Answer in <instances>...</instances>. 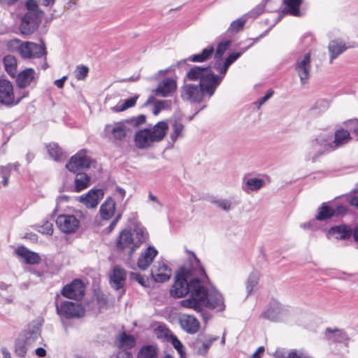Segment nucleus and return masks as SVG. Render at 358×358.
<instances>
[{
  "mask_svg": "<svg viewBox=\"0 0 358 358\" xmlns=\"http://www.w3.org/2000/svg\"><path fill=\"white\" fill-rule=\"evenodd\" d=\"M302 1L303 0H283V3L287 7L283 13H289L294 16H300L299 8Z\"/></svg>",
  "mask_w": 358,
  "mask_h": 358,
  "instance_id": "obj_36",
  "label": "nucleus"
},
{
  "mask_svg": "<svg viewBox=\"0 0 358 358\" xmlns=\"http://www.w3.org/2000/svg\"><path fill=\"white\" fill-rule=\"evenodd\" d=\"M271 1V0H263L261 3L257 5L255 8L248 13L245 16L252 18L257 17L260 14H262L264 11L265 5Z\"/></svg>",
  "mask_w": 358,
  "mask_h": 358,
  "instance_id": "obj_48",
  "label": "nucleus"
},
{
  "mask_svg": "<svg viewBox=\"0 0 358 358\" xmlns=\"http://www.w3.org/2000/svg\"><path fill=\"white\" fill-rule=\"evenodd\" d=\"M215 61L214 62L213 67L221 74V75H220V76L224 77L227 72L222 71V59H215Z\"/></svg>",
  "mask_w": 358,
  "mask_h": 358,
  "instance_id": "obj_61",
  "label": "nucleus"
},
{
  "mask_svg": "<svg viewBox=\"0 0 358 358\" xmlns=\"http://www.w3.org/2000/svg\"><path fill=\"white\" fill-rule=\"evenodd\" d=\"M89 68L86 66H79L76 71V78L78 80H84L88 74Z\"/></svg>",
  "mask_w": 358,
  "mask_h": 358,
  "instance_id": "obj_52",
  "label": "nucleus"
},
{
  "mask_svg": "<svg viewBox=\"0 0 358 358\" xmlns=\"http://www.w3.org/2000/svg\"><path fill=\"white\" fill-rule=\"evenodd\" d=\"M115 210V202L111 198H108L101 206L99 213L103 220H110L114 215Z\"/></svg>",
  "mask_w": 358,
  "mask_h": 358,
  "instance_id": "obj_30",
  "label": "nucleus"
},
{
  "mask_svg": "<svg viewBox=\"0 0 358 358\" xmlns=\"http://www.w3.org/2000/svg\"><path fill=\"white\" fill-rule=\"evenodd\" d=\"M132 234L133 236H136V238L138 239L134 243V246L137 248L141 243L145 241V240L148 238V233L143 227H136V229H134Z\"/></svg>",
  "mask_w": 358,
  "mask_h": 358,
  "instance_id": "obj_46",
  "label": "nucleus"
},
{
  "mask_svg": "<svg viewBox=\"0 0 358 358\" xmlns=\"http://www.w3.org/2000/svg\"><path fill=\"white\" fill-rule=\"evenodd\" d=\"M273 91L271 90L267 92L262 98L255 103L257 105V107L260 108L263 104H264L273 95Z\"/></svg>",
  "mask_w": 358,
  "mask_h": 358,
  "instance_id": "obj_57",
  "label": "nucleus"
},
{
  "mask_svg": "<svg viewBox=\"0 0 358 358\" xmlns=\"http://www.w3.org/2000/svg\"><path fill=\"white\" fill-rule=\"evenodd\" d=\"M310 53H306L297 59L294 65V70L299 76L302 85L307 83L310 78Z\"/></svg>",
  "mask_w": 358,
  "mask_h": 358,
  "instance_id": "obj_16",
  "label": "nucleus"
},
{
  "mask_svg": "<svg viewBox=\"0 0 358 358\" xmlns=\"http://www.w3.org/2000/svg\"><path fill=\"white\" fill-rule=\"evenodd\" d=\"M177 89V83L173 78H166L160 82L156 89V94L164 97L170 96Z\"/></svg>",
  "mask_w": 358,
  "mask_h": 358,
  "instance_id": "obj_23",
  "label": "nucleus"
},
{
  "mask_svg": "<svg viewBox=\"0 0 358 358\" xmlns=\"http://www.w3.org/2000/svg\"><path fill=\"white\" fill-rule=\"evenodd\" d=\"M19 166L18 163H15L13 164H8L6 166L1 167L0 173L3 178L2 184L3 186H6L8 183V179L10 177V171L12 169L16 170Z\"/></svg>",
  "mask_w": 358,
  "mask_h": 358,
  "instance_id": "obj_43",
  "label": "nucleus"
},
{
  "mask_svg": "<svg viewBox=\"0 0 358 358\" xmlns=\"http://www.w3.org/2000/svg\"><path fill=\"white\" fill-rule=\"evenodd\" d=\"M43 230L42 233L51 235L53 232L52 224L49 222H46L44 225L42 227Z\"/></svg>",
  "mask_w": 358,
  "mask_h": 358,
  "instance_id": "obj_64",
  "label": "nucleus"
},
{
  "mask_svg": "<svg viewBox=\"0 0 358 358\" xmlns=\"http://www.w3.org/2000/svg\"><path fill=\"white\" fill-rule=\"evenodd\" d=\"M151 275L155 282H164L169 280L171 270L164 262L158 261L151 269Z\"/></svg>",
  "mask_w": 358,
  "mask_h": 358,
  "instance_id": "obj_19",
  "label": "nucleus"
},
{
  "mask_svg": "<svg viewBox=\"0 0 358 358\" xmlns=\"http://www.w3.org/2000/svg\"><path fill=\"white\" fill-rule=\"evenodd\" d=\"M3 63L6 71L10 76L15 78L17 76V59L10 55H6L3 59Z\"/></svg>",
  "mask_w": 358,
  "mask_h": 358,
  "instance_id": "obj_32",
  "label": "nucleus"
},
{
  "mask_svg": "<svg viewBox=\"0 0 358 358\" xmlns=\"http://www.w3.org/2000/svg\"><path fill=\"white\" fill-rule=\"evenodd\" d=\"M155 335L157 338L162 339L164 341H168L173 335L170 329L164 324L158 325L154 330Z\"/></svg>",
  "mask_w": 358,
  "mask_h": 358,
  "instance_id": "obj_41",
  "label": "nucleus"
},
{
  "mask_svg": "<svg viewBox=\"0 0 358 358\" xmlns=\"http://www.w3.org/2000/svg\"><path fill=\"white\" fill-rule=\"evenodd\" d=\"M15 352L19 357H23L27 352V349L23 342L17 341L15 344Z\"/></svg>",
  "mask_w": 358,
  "mask_h": 358,
  "instance_id": "obj_55",
  "label": "nucleus"
},
{
  "mask_svg": "<svg viewBox=\"0 0 358 358\" xmlns=\"http://www.w3.org/2000/svg\"><path fill=\"white\" fill-rule=\"evenodd\" d=\"M85 290L83 282L79 279H76L62 288L61 294L66 298L79 301L84 296Z\"/></svg>",
  "mask_w": 358,
  "mask_h": 358,
  "instance_id": "obj_15",
  "label": "nucleus"
},
{
  "mask_svg": "<svg viewBox=\"0 0 358 358\" xmlns=\"http://www.w3.org/2000/svg\"><path fill=\"white\" fill-rule=\"evenodd\" d=\"M213 203L218 206L219 208H222V210L225 211H229L231 209V202L229 200L227 199H218L216 201H214Z\"/></svg>",
  "mask_w": 358,
  "mask_h": 358,
  "instance_id": "obj_53",
  "label": "nucleus"
},
{
  "mask_svg": "<svg viewBox=\"0 0 358 358\" xmlns=\"http://www.w3.org/2000/svg\"><path fill=\"white\" fill-rule=\"evenodd\" d=\"M180 96L184 101L199 103L205 96H208V92L201 84L185 83L181 88Z\"/></svg>",
  "mask_w": 358,
  "mask_h": 358,
  "instance_id": "obj_7",
  "label": "nucleus"
},
{
  "mask_svg": "<svg viewBox=\"0 0 358 358\" xmlns=\"http://www.w3.org/2000/svg\"><path fill=\"white\" fill-rule=\"evenodd\" d=\"M15 253L22 257L27 264H38L41 261V257L38 253L31 251L24 246L18 247L15 250Z\"/></svg>",
  "mask_w": 358,
  "mask_h": 358,
  "instance_id": "obj_24",
  "label": "nucleus"
},
{
  "mask_svg": "<svg viewBox=\"0 0 358 358\" xmlns=\"http://www.w3.org/2000/svg\"><path fill=\"white\" fill-rule=\"evenodd\" d=\"M41 17L39 16L24 14L21 19L20 25L21 34L23 35H30L33 34L38 27Z\"/></svg>",
  "mask_w": 358,
  "mask_h": 358,
  "instance_id": "obj_18",
  "label": "nucleus"
},
{
  "mask_svg": "<svg viewBox=\"0 0 358 358\" xmlns=\"http://www.w3.org/2000/svg\"><path fill=\"white\" fill-rule=\"evenodd\" d=\"M91 162V159L86 155V150H82L71 157L66 168L71 172L76 173L89 169Z\"/></svg>",
  "mask_w": 358,
  "mask_h": 358,
  "instance_id": "obj_9",
  "label": "nucleus"
},
{
  "mask_svg": "<svg viewBox=\"0 0 358 358\" xmlns=\"http://www.w3.org/2000/svg\"><path fill=\"white\" fill-rule=\"evenodd\" d=\"M103 196V191L101 189H90L86 194L79 197L80 203H83L87 208H94L96 207L99 201Z\"/></svg>",
  "mask_w": 358,
  "mask_h": 358,
  "instance_id": "obj_21",
  "label": "nucleus"
},
{
  "mask_svg": "<svg viewBox=\"0 0 358 358\" xmlns=\"http://www.w3.org/2000/svg\"><path fill=\"white\" fill-rule=\"evenodd\" d=\"M352 234V229L350 227L344 224L332 227L328 232L329 236L341 240L350 238Z\"/></svg>",
  "mask_w": 358,
  "mask_h": 358,
  "instance_id": "obj_27",
  "label": "nucleus"
},
{
  "mask_svg": "<svg viewBox=\"0 0 358 358\" xmlns=\"http://www.w3.org/2000/svg\"><path fill=\"white\" fill-rule=\"evenodd\" d=\"M178 322L182 330L190 334L197 333L200 329V323L193 315L180 314Z\"/></svg>",
  "mask_w": 358,
  "mask_h": 358,
  "instance_id": "obj_20",
  "label": "nucleus"
},
{
  "mask_svg": "<svg viewBox=\"0 0 358 358\" xmlns=\"http://www.w3.org/2000/svg\"><path fill=\"white\" fill-rule=\"evenodd\" d=\"M217 338V337H211L209 339L204 341L201 344V345L198 348V352L200 355H206L213 342L215 341Z\"/></svg>",
  "mask_w": 358,
  "mask_h": 358,
  "instance_id": "obj_51",
  "label": "nucleus"
},
{
  "mask_svg": "<svg viewBox=\"0 0 358 358\" xmlns=\"http://www.w3.org/2000/svg\"><path fill=\"white\" fill-rule=\"evenodd\" d=\"M184 136V126L178 122L175 121L173 124V132L170 137L173 142H175L178 138H182Z\"/></svg>",
  "mask_w": 358,
  "mask_h": 358,
  "instance_id": "obj_44",
  "label": "nucleus"
},
{
  "mask_svg": "<svg viewBox=\"0 0 358 358\" xmlns=\"http://www.w3.org/2000/svg\"><path fill=\"white\" fill-rule=\"evenodd\" d=\"M259 275L256 273H251L246 282V289L248 294L251 293L253 289L257 285Z\"/></svg>",
  "mask_w": 358,
  "mask_h": 358,
  "instance_id": "obj_49",
  "label": "nucleus"
},
{
  "mask_svg": "<svg viewBox=\"0 0 358 358\" xmlns=\"http://www.w3.org/2000/svg\"><path fill=\"white\" fill-rule=\"evenodd\" d=\"M190 256L175 276V282L170 290L174 298H180L187 294H190L188 299H196L202 288L203 278L206 277L204 268L195 254L189 252Z\"/></svg>",
  "mask_w": 358,
  "mask_h": 358,
  "instance_id": "obj_1",
  "label": "nucleus"
},
{
  "mask_svg": "<svg viewBox=\"0 0 358 358\" xmlns=\"http://www.w3.org/2000/svg\"><path fill=\"white\" fill-rule=\"evenodd\" d=\"M129 129V120L108 124L104 127V135L111 141H121Z\"/></svg>",
  "mask_w": 358,
  "mask_h": 358,
  "instance_id": "obj_8",
  "label": "nucleus"
},
{
  "mask_svg": "<svg viewBox=\"0 0 358 358\" xmlns=\"http://www.w3.org/2000/svg\"><path fill=\"white\" fill-rule=\"evenodd\" d=\"M158 348L155 345H145L141 348L137 358H157Z\"/></svg>",
  "mask_w": 358,
  "mask_h": 358,
  "instance_id": "obj_35",
  "label": "nucleus"
},
{
  "mask_svg": "<svg viewBox=\"0 0 358 358\" xmlns=\"http://www.w3.org/2000/svg\"><path fill=\"white\" fill-rule=\"evenodd\" d=\"M146 120V117L144 115H138V117L134 118V119H131L130 121L129 120V124H134L135 126L138 127L141 124H142L143 123H144Z\"/></svg>",
  "mask_w": 358,
  "mask_h": 358,
  "instance_id": "obj_60",
  "label": "nucleus"
},
{
  "mask_svg": "<svg viewBox=\"0 0 358 358\" xmlns=\"http://www.w3.org/2000/svg\"><path fill=\"white\" fill-rule=\"evenodd\" d=\"M223 76H217L213 73L210 66L201 67L194 66L187 73L185 80H199L197 84H201L205 87L208 92V96L210 98L215 94L217 87L222 83Z\"/></svg>",
  "mask_w": 358,
  "mask_h": 358,
  "instance_id": "obj_3",
  "label": "nucleus"
},
{
  "mask_svg": "<svg viewBox=\"0 0 358 358\" xmlns=\"http://www.w3.org/2000/svg\"><path fill=\"white\" fill-rule=\"evenodd\" d=\"M157 254L158 251L153 246L148 247L145 251L141 252V255L138 258V267L141 270H146L152 263Z\"/></svg>",
  "mask_w": 358,
  "mask_h": 358,
  "instance_id": "obj_22",
  "label": "nucleus"
},
{
  "mask_svg": "<svg viewBox=\"0 0 358 358\" xmlns=\"http://www.w3.org/2000/svg\"><path fill=\"white\" fill-rule=\"evenodd\" d=\"M57 227L64 234L76 232L80 226V220L73 215L60 214L56 219Z\"/></svg>",
  "mask_w": 358,
  "mask_h": 358,
  "instance_id": "obj_12",
  "label": "nucleus"
},
{
  "mask_svg": "<svg viewBox=\"0 0 358 358\" xmlns=\"http://www.w3.org/2000/svg\"><path fill=\"white\" fill-rule=\"evenodd\" d=\"M248 20V17L245 15L242 16L241 17L234 20L231 24L230 27L227 29V33H237L239 31L242 30L243 29V27L245 24L246 23Z\"/></svg>",
  "mask_w": 358,
  "mask_h": 358,
  "instance_id": "obj_42",
  "label": "nucleus"
},
{
  "mask_svg": "<svg viewBox=\"0 0 358 358\" xmlns=\"http://www.w3.org/2000/svg\"><path fill=\"white\" fill-rule=\"evenodd\" d=\"M214 52V48L209 46L202 50L201 52L192 55L185 61H190L192 62H203L210 59Z\"/></svg>",
  "mask_w": 358,
  "mask_h": 358,
  "instance_id": "obj_34",
  "label": "nucleus"
},
{
  "mask_svg": "<svg viewBox=\"0 0 358 358\" xmlns=\"http://www.w3.org/2000/svg\"><path fill=\"white\" fill-rule=\"evenodd\" d=\"M288 315V310L279 302L273 301L269 303L268 308L262 313L264 319L273 322L283 320Z\"/></svg>",
  "mask_w": 358,
  "mask_h": 358,
  "instance_id": "obj_13",
  "label": "nucleus"
},
{
  "mask_svg": "<svg viewBox=\"0 0 358 358\" xmlns=\"http://www.w3.org/2000/svg\"><path fill=\"white\" fill-rule=\"evenodd\" d=\"M231 43V40H227L220 42L217 47L215 52V59H222L224 52L229 49V45Z\"/></svg>",
  "mask_w": 358,
  "mask_h": 358,
  "instance_id": "obj_47",
  "label": "nucleus"
},
{
  "mask_svg": "<svg viewBox=\"0 0 358 358\" xmlns=\"http://www.w3.org/2000/svg\"><path fill=\"white\" fill-rule=\"evenodd\" d=\"M115 343L118 348L127 351L135 345L136 340L133 336L122 332L116 337Z\"/></svg>",
  "mask_w": 358,
  "mask_h": 358,
  "instance_id": "obj_26",
  "label": "nucleus"
},
{
  "mask_svg": "<svg viewBox=\"0 0 358 358\" xmlns=\"http://www.w3.org/2000/svg\"><path fill=\"white\" fill-rule=\"evenodd\" d=\"M328 49L330 53L329 62L332 64L334 59L347 50V47L343 41L334 40L330 41Z\"/></svg>",
  "mask_w": 358,
  "mask_h": 358,
  "instance_id": "obj_29",
  "label": "nucleus"
},
{
  "mask_svg": "<svg viewBox=\"0 0 358 358\" xmlns=\"http://www.w3.org/2000/svg\"><path fill=\"white\" fill-rule=\"evenodd\" d=\"M34 69L28 68L18 74L17 73V85L20 88H24L29 86L36 79Z\"/></svg>",
  "mask_w": 358,
  "mask_h": 358,
  "instance_id": "obj_25",
  "label": "nucleus"
},
{
  "mask_svg": "<svg viewBox=\"0 0 358 358\" xmlns=\"http://www.w3.org/2000/svg\"><path fill=\"white\" fill-rule=\"evenodd\" d=\"M287 358H309L306 355L297 350L292 351Z\"/></svg>",
  "mask_w": 358,
  "mask_h": 358,
  "instance_id": "obj_63",
  "label": "nucleus"
},
{
  "mask_svg": "<svg viewBox=\"0 0 358 358\" xmlns=\"http://www.w3.org/2000/svg\"><path fill=\"white\" fill-rule=\"evenodd\" d=\"M264 185L265 181L263 179L252 178L246 180L243 188L247 192L249 191L255 192L260 189Z\"/></svg>",
  "mask_w": 358,
  "mask_h": 358,
  "instance_id": "obj_39",
  "label": "nucleus"
},
{
  "mask_svg": "<svg viewBox=\"0 0 358 358\" xmlns=\"http://www.w3.org/2000/svg\"><path fill=\"white\" fill-rule=\"evenodd\" d=\"M166 101H157L155 102L153 108V114L155 115H157L159 112L165 108Z\"/></svg>",
  "mask_w": 358,
  "mask_h": 358,
  "instance_id": "obj_58",
  "label": "nucleus"
},
{
  "mask_svg": "<svg viewBox=\"0 0 358 358\" xmlns=\"http://www.w3.org/2000/svg\"><path fill=\"white\" fill-rule=\"evenodd\" d=\"M25 7L27 10L25 14L42 17L44 13L43 11L39 8L36 0H27L25 3Z\"/></svg>",
  "mask_w": 358,
  "mask_h": 358,
  "instance_id": "obj_40",
  "label": "nucleus"
},
{
  "mask_svg": "<svg viewBox=\"0 0 358 358\" xmlns=\"http://www.w3.org/2000/svg\"><path fill=\"white\" fill-rule=\"evenodd\" d=\"M264 36V34H263L260 35L259 37L253 39V42L251 44H250L248 47L243 48L241 52L230 53L229 56L227 57V59L224 60V63L222 64V71L227 72L231 64H232L245 51H247L249 48H250L255 42L258 41V40L260 38L263 37Z\"/></svg>",
  "mask_w": 358,
  "mask_h": 358,
  "instance_id": "obj_31",
  "label": "nucleus"
},
{
  "mask_svg": "<svg viewBox=\"0 0 358 358\" xmlns=\"http://www.w3.org/2000/svg\"><path fill=\"white\" fill-rule=\"evenodd\" d=\"M334 216V206H329L327 203H322L318 208L316 219L320 221L329 219Z\"/></svg>",
  "mask_w": 358,
  "mask_h": 358,
  "instance_id": "obj_38",
  "label": "nucleus"
},
{
  "mask_svg": "<svg viewBox=\"0 0 358 358\" xmlns=\"http://www.w3.org/2000/svg\"><path fill=\"white\" fill-rule=\"evenodd\" d=\"M182 307L192 308L196 312H202L203 306L217 311H223L225 304L223 296L217 290L208 292L202 284V288L199 292L196 299H185L181 301Z\"/></svg>",
  "mask_w": 358,
  "mask_h": 358,
  "instance_id": "obj_2",
  "label": "nucleus"
},
{
  "mask_svg": "<svg viewBox=\"0 0 358 358\" xmlns=\"http://www.w3.org/2000/svg\"><path fill=\"white\" fill-rule=\"evenodd\" d=\"M137 96L130 97L126 100L120 101L115 107V110L117 112L124 111L132 106H134L137 100Z\"/></svg>",
  "mask_w": 358,
  "mask_h": 358,
  "instance_id": "obj_45",
  "label": "nucleus"
},
{
  "mask_svg": "<svg viewBox=\"0 0 358 358\" xmlns=\"http://www.w3.org/2000/svg\"><path fill=\"white\" fill-rule=\"evenodd\" d=\"M168 341L171 342L173 348L178 351V352L179 353L182 358L183 354L185 353V347L180 342V341L175 335L173 334L172 336H171V338L169 339Z\"/></svg>",
  "mask_w": 358,
  "mask_h": 358,
  "instance_id": "obj_50",
  "label": "nucleus"
},
{
  "mask_svg": "<svg viewBox=\"0 0 358 358\" xmlns=\"http://www.w3.org/2000/svg\"><path fill=\"white\" fill-rule=\"evenodd\" d=\"M22 98L15 99L12 83L6 79H0V103L10 106L17 104Z\"/></svg>",
  "mask_w": 358,
  "mask_h": 358,
  "instance_id": "obj_14",
  "label": "nucleus"
},
{
  "mask_svg": "<svg viewBox=\"0 0 358 358\" xmlns=\"http://www.w3.org/2000/svg\"><path fill=\"white\" fill-rule=\"evenodd\" d=\"M46 148L49 155L55 161H62L66 157L62 148L56 143H50Z\"/></svg>",
  "mask_w": 358,
  "mask_h": 358,
  "instance_id": "obj_37",
  "label": "nucleus"
},
{
  "mask_svg": "<svg viewBox=\"0 0 358 358\" xmlns=\"http://www.w3.org/2000/svg\"><path fill=\"white\" fill-rule=\"evenodd\" d=\"M127 279V271L120 265H115L109 275V283L110 287L120 292L122 295L125 293L124 285Z\"/></svg>",
  "mask_w": 358,
  "mask_h": 358,
  "instance_id": "obj_11",
  "label": "nucleus"
},
{
  "mask_svg": "<svg viewBox=\"0 0 358 358\" xmlns=\"http://www.w3.org/2000/svg\"><path fill=\"white\" fill-rule=\"evenodd\" d=\"M334 215L338 216L344 215L347 211V208L343 205L334 206Z\"/></svg>",
  "mask_w": 358,
  "mask_h": 358,
  "instance_id": "obj_62",
  "label": "nucleus"
},
{
  "mask_svg": "<svg viewBox=\"0 0 358 358\" xmlns=\"http://www.w3.org/2000/svg\"><path fill=\"white\" fill-rule=\"evenodd\" d=\"M331 151V136L327 134H320L310 140L307 145L306 161L316 162L326 152Z\"/></svg>",
  "mask_w": 358,
  "mask_h": 358,
  "instance_id": "obj_5",
  "label": "nucleus"
},
{
  "mask_svg": "<svg viewBox=\"0 0 358 358\" xmlns=\"http://www.w3.org/2000/svg\"><path fill=\"white\" fill-rule=\"evenodd\" d=\"M55 303L57 313L62 318H80L85 315V308L80 303L68 301L59 302L58 295L55 298Z\"/></svg>",
  "mask_w": 358,
  "mask_h": 358,
  "instance_id": "obj_6",
  "label": "nucleus"
},
{
  "mask_svg": "<svg viewBox=\"0 0 358 358\" xmlns=\"http://www.w3.org/2000/svg\"><path fill=\"white\" fill-rule=\"evenodd\" d=\"M327 331L329 333H334L335 336V340L337 341H341V340H343L346 337L345 333L340 329H331L330 328L327 329Z\"/></svg>",
  "mask_w": 358,
  "mask_h": 358,
  "instance_id": "obj_54",
  "label": "nucleus"
},
{
  "mask_svg": "<svg viewBox=\"0 0 358 358\" xmlns=\"http://www.w3.org/2000/svg\"><path fill=\"white\" fill-rule=\"evenodd\" d=\"M168 129L165 122H159L152 129L139 130L135 135L134 141L138 148L145 149L154 143L162 141Z\"/></svg>",
  "mask_w": 358,
  "mask_h": 358,
  "instance_id": "obj_4",
  "label": "nucleus"
},
{
  "mask_svg": "<svg viewBox=\"0 0 358 358\" xmlns=\"http://www.w3.org/2000/svg\"><path fill=\"white\" fill-rule=\"evenodd\" d=\"M18 51L22 57L24 59L40 58L47 54L45 45L43 43L38 45L33 42H24L18 47Z\"/></svg>",
  "mask_w": 358,
  "mask_h": 358,
  "instance_id": "obj_10",
  "label": "nucleus"
},
{
  "mask_svg": "<svg viewBox=\"0 0 358 358\" xmlns=\"http://www.w3.org/2000/svg\"><path fill=\"white\" fill-rule=\"evenodd\" d=\"M129 278L131 280H134L137 281L142 286H145V282L142 275L137 273L131 272L129 274Z\"/></svg>",
  "mask_w": 358,
  "mask_h": 358,
  "instance_id": "obj_59",
  "label": "nucleus"
},
{
  "mask_svg": "<svg viewBox=\"0 0 358 358\" xmlns=\"http://www.w3.org/2000/svg\"><path fill=\"white\" fill-rule=\"evenodd\" d=\"M134 243L135 242H134V238H133L132 233H131L129 231L126 230V229L123 230L121 232V234L117 241V248L118 249L124 250L127 248H130V251L129 253V257H128V260H127V264L131 268H134V267L131 264L132 255H133L134 252L135 251L136 248H137V247L134 246Z\"/></svg>",
  "mask_w": 358,
  "mask_h": 358,
  "instance_id": "obj_17",
  "label": "nucleus"
},
{
  "mask_svg": "<svg viewBox=\"0 0 358 358\" xmlns=\"http://www.w3.org/2000/svg\"><path fill=\"white\" fill-rule=\"evenodd\" d=\"M351 139L350 134L348 130L343 129H338L335 131L334 140L331 141V150L347 144Z\"/></svg>",
  "mask_w": 358,
  "mask_h": 358,
  "instance_id": "obj_28",
  "label": "nucleus"
},
{
  "mask_svg": "<svg viewBox=\"0 0 358 358\" xmlns=\"http://www.w3.org/2000/svg\"><path fill=\"white\" fill-rule=\"evenodd\" d=\"M347 127L350 130V131L357 137V141H358V120H350L348 123Z\"/></svg>",
  "mask_w": 358,
  "mask_h": 358,
  "instance_id": "obj_56",
  "label": "nucleus"
},
{
  "mask_svg": "<svg viewBox=\"0 0 358 358\" xmlns=\"http://www.w3.org/2000/svg\"><path fill=\"white\" fill-rule=\"evenodd\" d=\"M75 178V191L78 192L86 189L90 185V177L85 173L76 172Z\"/></svg>",
  "mask_w": 358,
  "mask_h": 358,
  "instance_id": "obj_33",
  "label": "nucleus"
}]
</instances>
